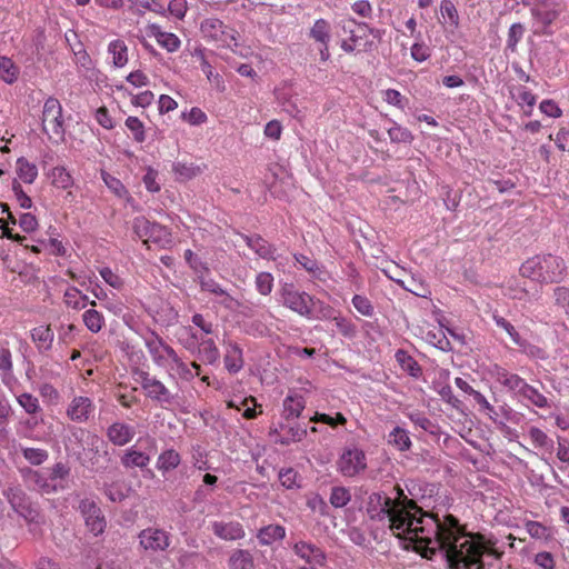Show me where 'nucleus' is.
I'll list each match as a JSON object with an SVG mask.
<instances>
[{"instance_id": "nucleus-1", "label": "nucleus", "mask_w": 569, "mask_h": 569, "mask_svg": "<svg viewBox=\"0 0 569 569\" xmlns=\"http://www.w3.org/2000/svg\"><path fill=\"white\" fill-rule=\"evenodd\" d=\"M395 496L385 491L372 492L368 499V513L371 519L388 521L389 529L399 539L417 543V548L435 555L443 551L450 569H483V557L499 560L503 551L497 540L480 532H466L459 520L425 512L415 500L409 499L400 486L393 487Z\"/></svg>"}, {"instance_id": "nucleus-2", "label": "nucleus", "mask_w": 569, "mask_h": 569, "mask_svg": "<svg viewBox=\"0 0 569 569\" xmlns=\"http://www.w3.org/2000/svg\"><path fill=\"white\" fill-rule=\"evenodd\" d=\"M519 272L523 278L540 283H558L567 274V264L559 256L551 253L537 254L526 260Z\"/></svg>"}, {"instance_id": "nucleus-3", "label": "nucleus", "mask_w": 569, "mask_h": 569, "mask_svg": "<svg viewBox=\"0 0 569 569\" xmlns=\"http://www.w3.org/2000/svg\"><path fill=\"white\" fill-rule=\"evenodd\" d=\"M42 130L48 138L54 142L64 139V126L62 118V106L60 101L53 97L46 100L42 110Z\"/></svg>"}, {"instance_id": "nucleus-4", "label": "nucleus", "mask_w": 569, "mask_h": 569, "mask_svg": "<svg viewBox=\"0 0 569 569\" xmlns=\"http://www.w3.org/2000/svg\"><path fill=\"white\" fill-rule=\"evenodd\" d=\"M133 231L143 239L144 243L152 242L161 248H169L173 242L172 234L167 227L151 222L144 217L134 218Z\"/></svg>"}, {"instance_id": "nucleus-5", "label": "nucleus", "mask_w": 569, "mask_h": 569, "mask_svg": "<svg viewBox=\"0 0 569 569\" xmlns=\"http://www.w3.org/2000/svg\"><path fill=\"white\" fill-rule=\"evenodd\" d=\"M366 468V453L357 447L346 448L337 461V469L343 477H355Z\"/></svg>"}, {"instance_id": "nucleus-6", "label": "nucleus", "mask_w": 569, "mask_h": 569, "mask_svg": "<svg viewBox=\"0 0 569 569\" xmlns=\"http://www.w3.org/2000/svg\"><path fill=\"white\" fill-rule=\"evenodd\" d=\"M200 30L204 38L221 42L222 46H237L236 31L221 20L208 18L201 22Z\"/></svg>"}, {"instance_id": "nucleus-7", "label": "nucleus", "mask_w": 569, "mask_h": 569, "mask_svg": "<svg viewBox=\"0 0 569 569\" xmlns=\"http://www.w3.org/2000/svg\"><path fill=\"white\" fill-rule=\"evenodd\" d=\"M139 545L147 552L166 551L170 546V535L163 529L149 527L140 531Z\"/></svg>"}, {"instance_id": "nucleus-8", "label": "nucleus", "mask_w": 569, "mask_h": 569, "mask_svg": "<svg viewBox=\"0 0 569 569\" xmlns=\"http://www.w3.org/2000/svg\"><path fill=\"white\" fill-rule=\"evenodd\" d=\"M79 510L84 519L87 528L94 536H98L104 531L107 525L104 516L93 500L88 498L81 500Z\"/></svg>"}, {"instance_id": "nucleus-9", "label": "nucleus", "mask_w": 569, "mask_h": 569, "mask_svg": "<svg viewBox=\"0 0 569 569\" xmlns=\"http://www.w3.org/2000/svg\"><path fill=\"white\" fill-rule=\"evenodd\" d=\"M282 299L286 307L300 316L309 317L311 315L310 303L312 298L308 293L298 292L292 288H283Z\"/></svg>"}, {"instance_id": "nucleus-10", "label": "nucleus", "mask_w": 569, "mask_h": 569, "mask_svg": "<svg viewBox=\"0 0 569 569\" xmlns=\"http://www.w3.org/2000/svg\"><path fill=\"white\" fill-rule=\"evenodd\" d=\"M295 555L305 560L310 566L323 567L327 562V556L325 551L307 541H298L292 547Z\"/></svg>"}, {"instance_id": "nucleus-11", "label": "nucleus", "mask_w": 569, "mask_h": 569, "mask_svg": "<svg viewBox=\"0 0 569 569\" xmlns=\"http://www.w3.org/2000/svg\"><path fill=\"white\" fill-rule=\"evenodd\" d=\"M211 530L216 537L224 541L241 540L246 536L243 526L236 520L231 521H213L211 523Z\"/></svg>"}, {"instance_id": "nucleus-12", "label": "nucleus", "mask_w": 569, "mask_h": 569, "mask_svg": "<svg viewBox=\"0 0 569 569\" xmlns=\"http://www.w3.org/2000/svg\"><path fill=\"white\" fill-rule=\"evenodd\" d=\"M243 393H233L234 398L228 401V407H234L238 411H242V416L246 419H252L261 413V406L257 403L256 398L252 396L242 397Z\"/></svg>"}, {"instance_id": "nucleus-13", "label": "nucleus", "mask_w": 569, "mask_h": 569, "mask_svg": "<svg viewBox=\"0 0 569 569\" xmlns=\"http://www.w3.org/2000/svg\"><path fill=\"white\" fill-rule=\"evenodd\" d=\"M339 24L342 32L348 34L350 41L355 43H359V41L366 38L369 33H373V29H371L367 23L357 22L352 18L342 20Z\"/></svg>"}, {"instance_id": "nucleus-14", "label": "nucleus", "mask_w": 569, "mask_h": 569, "mask_svg": "<svg viewBox=\"0 0 569 569\" xmlns=\"http://www.w3.org/2000/svg\"><path fill=\"white\" fill-rule=\"evenodd\" d=\"M136 435L133 427L116 422L108 428L107 436L109 440L116 446H124L132 440Z\"/></svg>"}, {"instance_id": "nucleus-15", "label": "nucleus", "mask_w": 569, "mask_h": 569, "mask_svg": "<svg viewBox=\"0 0 569 569\" xmlns=\"http://www.w3.org/2000/svg\"><path fill=\"white\" fill-rule=\"evenodd\" d=\"M242 240L246 244L252 249L260 258L262 259H272L274 260V251L276 249L271 246L266 239H263L259 234H241Z\"/></svg>"}, {"instance_id": "nucleus-16", "label": "nucleus", "mask_w": 569, "mask_h": 569, "mask_svg": "<svg viewBox=\"0 0 569 569\" xmlns=\"http://www.w3.org/2000/svg\"><path fill=\"white\" fill-rule=\"evenodd\" d=\"M7 500L12 509L22 517H27L30 512V502L26 493L20 488H9L4 491Z\"/></svg>"}, {"instance_id": "nucleus-17", "label": "nucleus", "mask_w": 569, "mask_h": 569, "mask_svg": "<svg viewBox=\"0 0 569 569\" xmlns=\"http://www.w3.org/2000/svg\"><path fill=\"white\" fill-rule=\"evenodd\" d=\"M286 537V528L281 525H268L259 529L257 539L261 546H271Z\"/></svg>"}, {"instance_id": "nucleus-18", "label": "nucleus", "mask_w": 569, "mask_h": 569, "mask_svg": "<svg viewBox=\"0 0 569 569\" xmlns=\"http://www.w3.org/2000/svg\"><path fill=\"white\" fill-rule=\"evenodd\" d=\"M92 411L91 400L87 397H77L71 402L68 409V416L72 420L83 421L89 418L90 412Z\"/></svg>"}, {"instance_id": "nucleus-19", "label": "nucleus", "mask_w": 569, "mask_h": 569, "mask_svg": "<svg viewBox=\"0 0 569 569\" xmlns=\"http://www.w3.org/2000/svg\"><path fill=\"white\" fill-rule=\"evenodd\" d=\"M196 352L199 360L209 365L217 362L220 357L219 349L210 338L204 339L201 337Z\"/></svg>"}, {"instance_id": "nucleus-20", "label": "nucleus", "mask_w": 569, "mask_h": 569, "mask_svg": "<svg viewBox=\"0 0 569 569\" xmlns=\"http://www.w3.org/2000/svg\"><path fill=\"white\" fill-rule=\"evenodd\" d=\"M150 30L152 36H154L157 39L158 43L166 48L169 52H174L179 49L181 42L174 33L164 32L157 24H152Z\"/></svg>"}, {"instance_id": "nucleus-21", "label": "nucleus", "mask_w": 569, "mask_h": 569, "mask_svg": "<svg viewBox=\"0 0 569 569\" xmlns=\"http://www.w3.org/2000/svg\"><path fill=\"white\" fill-rule=\"evenodd\" d=\"M229 569H253L254 560L250 551L236 549L228 560Z\"/></svg>"}, {"instance_id": "nucleus-22", "label": "nucleus", "mask_w": 569, "mask_h": 569, "mask_svg": "<svg viewBox=\"0 0 569 569\" xmlns=\"http://www.w3.org/2000/svg\"><path fill=\"white\" fill-rule=\"evenodd\" d=\"M224 366L229 372H238L242 366V351L236 343H229L224 355Z\"/></svg>"}, {"instance_id": "nucleus-23", "label": "nucleus", "mask_w": 569, "mask_h": 569, "mask_svg": "<svg viewBox=\"0 0 569 569\" xmlns=\"http://www.w3.org/2000/svg\"><path fill=\"white\" fill-rule=\"evenodd\" d=\"M283 408L286 419L297 418L305 408V399L301 393H291L284 399Z\"/></svg>"}, {"instance_id": "nucleus-24", "label": "nucleus", "mask_w": 569, "mask_h": 569, "mask_svg": "<svg viewBox=\"0 0 569 569\" xmlns=\"http://www.w3.org/2000/svg\"><path fill=\"white\" fill-rule=\"evenodd\" d=\"M396 360L401 369L410 375L411 377H419L421 375V368L418 362L405 350L399 349L396 352Z\"/></svg>"}, {"instance_id": "nucleus-25", "label": "nucleus", "mask_w": 569, "mask_h": 569, "mask_svg": "<svg viewBox=\"0 0 569 569\" xmlns=\"http://www.w3.org/2000/svg\"><path fill=\"white\" fill-rule=\"evenodd\" d=\"M330 23L321 18L315 21L310 29L309 37L320 44H326L330 41Z\"/></svg>"}, {"instance_id": "nucleus-26", "label": "nucleus", "mask_w": 569, "mask_h": 569, "mask_svg": "<svg viewBox=\"0 0 569 569\" xmlns=\"http://www.w3.org/2000/svg\"><path fill=\"white\" fill-rule=\"evenodd\" d=\"M150 462V457L146 455L144 452L129 449L126 451V453L121 457V463L126 468H144Z\"/></svg>"}, {"instance_id": "nucleus-27", "label": "nucleus", "mask_w": 569, "mask_h": 569, "mask_svg": "<svg viewBox=\"0 0 569 569\" xmlns=\"http://www.w3.org/2000/svg\"><path fill=\"white\" fill-rule=\"evenodd\" d=\"M498 381L511 391H527V389H529V391H537L535 388L529 387L528 383L517 375L508 372L500 373Z\"/></svg>"}, {"instance_id": "nucleus-28", "label": "nucleus", "mask_w": 569, "mask_h": 569, "mask_svg": "<svg viewBox=\"0 0 569 569\" xmlns=\"http://www.w3.org/2000/svg\"><path fill=\"white\" fill-rule=\"evenodd\" d=\"M53 331L49 326H40L31 331L32 340L38 345L39 349L49 350L53 341Z\"/></svg>"}, {"instance_id": "nucleus-29", "label": "nucleus", "mask_w": 569, "mask_h": 569, "mask_svg": "<svg viewBox=\"0 0 569 569\" xmlns=\"http://www.w3.org/2000/svg\"><path fill=\"white\" fill-rule=\"evenodd\" d=\"M109 53L112 54L113 64L117 68L126 66L128 62V47L122 40H113L108 46Z\"/></svg>"}, {"instance_id": "nucleus-30", "label": "nucleus", "mask_w": 569, "mask_h": 569, "mask_svg": "<svg viewBox=\"0 0 569 569\" xmlns=\"http://www.w3.org/2000/svg\"><path fill=\"white\" fill-rule=\"evenodd\" d=\"M0 76L1 79L12 84L18 80L19 67L8 57H0Z\"/></svg>"}, {"instance_id": "nucleus-31", "label": "nucleus", "mask_w": 569, "mask_h": 569, "mask_svg": "<svg viewBox=\"0 0 569 569\" xmlns=\"http://www.w3.org/2000/svg\"><path fill=\"white\" fill-rule=\"evenodd\" d=\"M295 259L303 269L311 273L313 278L326 281L327 272L318 266L315 259L305 254H295Z\"/></svg>"}, {"instance_id": "nucleus-32", "label": "nucleus", "mask_w": 569, "mask_h": 569, "mask_svg": "<svg viewBox=\"0 0 569 569\" xmlns=\"http://www.w3.org/2000/svg\"><path fill=\"white\" fill-rule=\"evenodd\" d=\"M532 17L543 26L551 24L558 16V12L551 9L546 2L536 4L531 9Z\"/></svg>"}, {"instance_id": "nucleus-33", "label": "nucleus", "mask_w": 569, "mask_h": 569, "mask_svg": "<svg viewBox=\"0 0 569 569\" xmlns=\"http://www.w3.org/2000/svg\"><path fill=\"white\" fill-rule=\"evenodd\" d=\"M150 338L146 339V346L152 356L153 360L159 363H164V355L162 353L163 340L156 333L151 332Z\"/></svg>"}, {"instance_id": "nucleus-34", "label": "nucleus", "mask_w": 569, "mask_h": 569, "mask_svg": "<svg viewBox=\"0 0 569 569\" xmlns=\"http://www.w3.org/2000/svg\"><path fill=\"white\" fill-rule=\"evenodd\" d=\"M17 173L23 182L32 183L38 176V169L36 164L30 163L27 159L19 158L17 161Z\"/></svg>"}, {"instance_id": "nucleus-35", "label": "nucleus", "mask_w": 569, "mask_h": 569, "mask_svg": "<svg viewBox=\"0 0 569 569\" xmlns=\"http://www.w3.org/2000/svg\"><path fill=\"white\" fill-rule=\"evenodd\" d=\"M388 442L396 447L400 451L408 450L411 446V440L409 438L408 432L400 428L396 427L388 436Z\"/></svg>"}, {"instance_id": "nucleus-36", "label": "nucleus", "mask_w": 569, "mask_h": 569, "mask_svg": "<svg viewBox=\"0 0 569 569\" xmlns=\"http://www.w3.org/2000/svg\"><path fill=\"white\" fill-rule=\"evenodd\" d=\"M179 463L180 455L176 450L169 449L159 456L157 466L159 470L167 472L169 470L176 469Z\"/></svg>"}, {"instance_id": "nucleus-37", "label": "nucleus", "mask_w": 569, "mask_h": 569, "mask_svg": "<svg viewBox=\"0 0 569 569\" xmlns=\"http://www.w3.org/2000/svg\"><path fill=\"white\" fill-rule=\"evenodd\" d=\"M525 31L526 29L522 23H512L508 30L506 49L510 52H516L518 42L522 39Z\"/></svg>"}, {"instance_id": "nucleus-38", "label": "nucleus", "mask_w": 569, "mask_h": 569, "mask_svg": "<svg viewBox=\"0 0 569 569\" xmlns=\"http://www.w3.org/2000/svg\"><path fill=\"white\" fill-rule=\"evenodd\" d=\"M350 500L351 493L348 488L337 486L331 489L329 501L335 508H343Z\"/></svg>"}, {"instance_id": "nucleus-39", "label": "nucleus", "mask_w": 569, "mask_h": 569, "mask_svg": "<svg viewBox=\"0 0 569 569\" xmlns=\"http://www.w3.org/2000/svg\"><path fill=\"white\" fill-rule=\"evenodd\" d=\"M83 323L93 333L101 330L103 326V317L100 312L94 309H89L82 315Z\"/></svg>"}, {"instance_id": "nucleus-40", "label": "nucleus", "mask_w": 569, "mask_h": 569, "mask_svg": "<svg viewBox=\"0 0 569 569\" xmlns=\"http://www.w3.org/2000/svg\"><path fill=\"white\" fill-rule=\"evenodd\" d=\"M52 184L57 188L68 189L73 184L71 174L63 167H56L51 171Z\"/></svg>"}, {"instance_id": "nucleus-41", "label": "nucleus", "mask_w": 569, "mask_h": 569, "mask_svg": "<svg viewBox=\"0 0 569 569\" xmlns=\"http://www.w3.org/2000/svg\"><path fill=\"white\" fill-rule=\"evenodd\" d=\"M307 436V430L299 426L284 427V435L278 441L284 446L300 442Z\"/></svg>"}, {"instance_id": "nucleus-42", "label": "nucleus", "mask_w": 569, "mask_h": 569, "mask_svg": "<svg viewBox=\"0 0 569 569\" xmlns=\"http://www.w3.org/2000/svg\"><path fill=\"white\" fill-rule=\"evenodd\" d=\"M525 529L533 539L548 540L551 537L549 528L538 521L528 520Z\"/></svg>"}, {"instance_id": "nucleus-43", "label": "nucleus", "mask_w": 569, "mask_h": 569, "mask_svg": "<svg viewBox=\"0 0 569 569\" xmlns=\"http://www.w3.org/2000/svg\"><path fill=\"white\" fill-rule=\"evenodd\" d=\"M133 379L137 383L141 386L142 389L148 388H157L156 391H167V389L163 387V385L158 381L156 378L150 377L148 372L137 370L133 375Z\"/></svg>"}, {"instance_id": "nucleus-44", "label": "nucleus", "mask_w": 569, "mask_h": 569, "mask_svg": "<svg viewBox=\"0 0 569 569\" xmlns=\"http://www.w3.org/2000/svg\"><path fill=\"white\" fill-rule=\"evenodd\" d=\"M173 172L177 174L179 180H190L200 173V168L192 163L177 162L172 167Z\"/></svg>"}, {"instance_id": "nucleus-45", "label": "nucleus", "mask_w": 569, "mask_h": 569, "mask_svg": "<svg viewBox=\"0 0 569 569\" xmlns=\"http://www.w3.org/2000/svg\"><path fill=\"white\" fill-rule=\"evenodd\" d=\"M528 436L536 448H551L552 440L547 436L545 431L537 427H530Z\"/></svg>"}, {"instance_id": "nucleus-46", "label": "nucleus", "mask_w": 569, "mask_h": 569, "mask_svg": "<svg viewBox=\"0 0 569 569\" xmlns=\"http://www.w3.org/2000/svg\"><path fill=\"white\" fill-rule=\"evenodd\" d=\"M200 286L203 291H209L217 296H222L223 297L222 303L226 305L227 307H230L229 302L231 300V297L213 279H203L202 278L200 280Z\"/></svg>"}, {"instance_id": "nucleus-47", "label": "nucleus", "mask_w": 569, "mask_h": 569, "mask_svg": "<svg viewBox=\"0 0 569 569\" xmlns=\"http://www.w3.org/2000/svg\"><path fill=\"white\" fill-rule=\"evenodd\" d=\"M440 13L443 19H448V22L453 26L458 27L459 24V14L456 9V6L452 0H442L440 4Z\"/></svg>"}, {"instance_id": "nucleus-48", "label": "nucleus", "mask_w": 569, "mask_h": 569, "mask_svg": "<svg viewBox=\"0 0 569 569\" xmlns=\"http://www.w3.org/2000/svg\"><path fill=\"white\" fill-rule=\"evenodd\" d=\"M256 287L261 295L268 296L272 291L273 287L272 274L269 272L258 273L256 277Z\"/></svg>"}, {"instance_id": "nucleus-49", "label": "nucleus", "mask_w": 569, "mask_h": 569, "mask_svg": "<svg viewBox=\"0 0 569 569\" xmlns=\"http://www.w3.org/2000/svg\"><path fill=\"white\" fill-rule=\"evenodd\" d=\"M352 305L362 316L371 317L373 315V306L371 301L365 296L355 295L352 298Z\"/></svg>"}, {"instance_id": "nucleus-50", "label": "nucleus", "mask_w": 569, "mask_h": 569, "mask_svg": "<svg viewBox=\"0 0 569 569\" xmlns=\"http://www.w3.org/2000/svg\"><path fill=\"white\" fill-rule=\"evenodd\" d=\"M127 128L133 133L137 142H143L146 139L143 123L137 117H128L126 120Z\"/></svg>"}, {"instance_id": "nucleus-51", "label": "nucleus", "mask_w": 569, "mask_h": 569, "mask_svg": "<svg viewBox=\"0 0 569 569\" xmlns=\"http://www.w3.org/2000/svg\"><path fill=\"white\" fill-rule=\"evenodd\" d=\"M14 396L27 412L34 413L39 409V401L33 393H19L18 396L14 393Z\"/></svg>"}, {"instance_id": "nucleus-52", "label": "nucleus", "mask_w": 569, "mask_h": 569, "mask_svg": "<svg viewBox=\"0 0 569 569\" xmlns=\"http://www.w3.org/2000/svg\"><path fill=\"white\" fill-rule=\"evenodd\" d=\"M23 457L32 465H41L48 458V452L39 448H26Z\"/></svg>"}, {"instance_id": "nucleus-53", "label": "nucleus", "mask_w": 569, "mask_h": 569, "mask_svg": "<svg viewBox=\"0 0 569 569\" xmlns=\"http://www.w3.org/2000/svg\"><path fill=\"white\" fill-rule=\"evenodd\" d=\"M297 478L298 472L292 468L282 469L279 472V480L281 485L287 489H293L298 487Z\"/></svg>"}, {"instance_id": "nucleus-54", "label": "nucleus", "mask_w": 569, "mask_h": 569, "mask_svg": "<svg viewBox=\"0 0 569 569\" xmlns=\"http://www.w3.org/2000/svg\"><path fill=\"white\" fill-rule=\"evenodd\" d=\"M389 138L393 142H410L412 134L408 129L400 126H393L388 130Z\"/></svg>"}, {"instance_id": "nucleus-55", "label": "nucleus", "mask_w": 569, "mask_h": 569, "mask_svg": "<svg viewBox=\"0 0 569 569\" xmlns=\"http://www.w3.org/2000/svg\"><path fill=\"white\" fill-rule=\"evenodd\" d=\"M493 318H495L497 326L502 328L503 330H506L507 333L511 337V339L513 340V342L516 345H520V343L522 345V339H521L520 335L517 332L515 327L509 321H507L505 318L499 317V316H495Z\"/></svg>"}, {"instance_id": "nucleus-56", "label": "nucleus", "mask_w": 569, "mask_h": 569, "mask_svg": "<svg viewBox=\"0 0 569 569\" xmlns=\"http://www.w3.org/2000/svg\"><path fill=\"white\" fill-rule=\"evenodd\" d=\"M80 290L76 287L69 288L64 293V302L68 307L73 309H83L84 303H80L79 301Z\"/></svg>"}, {"instance_id": "nucleus-57", "label": "nucleus", "mask_w": 569, "mask_h": 569, "mask_svg": "<svg viewBox=\"0 0 569 569\" xmlns=\"http://www.w3.org/2000/svg\"><path fill=\"white\" fill-rule=\"evenodd\" d=\"M168 11L177 19H182L187 12V0H171L168 4Z\"/></svg>"}, {"instance_id": "nucleus-58", "label": "nucleus", "mask_w": 569, "mask_h": 569, "mask_svg": "<svg viewBox=\"0 0 569 569\" xmlns=\"http://www.w3.org/2000/svg\"><path fill=\"white\" fill-rule=\"evenodd\" d=\"M337 329L345 337H352L356 332L355 326L343 317H333Z\"/></svg>"}, {"instance_id": "nucleus-59", "label": "nucleus", "mask_w": 569, "mask_h": 569, "mask_svg": "<svg viewBox=\"0 0 569 569\" xmlns=\"http://www.w3.org/2000/svg\"><path fill=\"white\" fill-rule=\"evenodd\" d=\"M535 563L540 569H553L555 568V559L552 555L548 551H542L536 555Z\"/></svg>"}, {"instance_id": "nucleus-60", "label": "nucleus", "mask_w": 569, "mask_h": 569, "mask_svg": "<svg viewBox=\"0 0 569 569\" xmlns=\"http://www.w3.org/2000/svg\"><path fill=\"white\" fill-rule=\"evenodd\" d=\"M100 276L109 286L113 288H120L122 286V280L120 277L108 267H104L100 270Z\"/></svg>"}, {"instance_id": "nucleus-61", "label": "nucleus", "mask_w": 569, "mask_h": 569, "mask_svg": "<svg viewBox=\"0 0 569 569\" xmlns=\"http://www.w3.org/2000/svg\"><path fill=\"white\" fill-rule=\"evenodd\" d=\"M540 111L549 117L558 118L561 116V109L553 100H543L540 103Z\"/></svg>"}, {"instance_id": "nucleus-62", "label": "nucleus", "mask_w": 569, "mask_h": 569, "mask_svg": "<svg viewBox=\"0 0 569 569\" xmlns=\"http://www.w3.org/2000/svg\"><path fill=\"white\" fill-rule=\"evenodd\" d=\"M553 297L558 306L569 309V288L557 287L553 290Z\"/></svg>"}, {"instance_id": "nucleus-63", "label": "nucleus", "mask_w": 569, "mask_h": 569, "mask_svg": "<svg viewBox=\"0 0 569 569\" xmlns=\"http://www.w3.org/2000/svg\"><path fill=\"white\" fill-rule=\"evenodd\" d=\"M20 228L26 232H32L38 226L36 217L31 213H23L19 219Z\"/></svg>"}, {"instance_id": "nucleus-64", "label": "nucleus", "mask_w": 569, "mask_h": 569, "mask_svg": "<svg viewBox=\"0 0 569 569\" xmlns=\"http://www.w3.org/2000/svg\"><path fill=\"white\" fill-rule=\"evenodd\" d=\"M411 57L416 61L422 62V61H426L430 57V52H429V49L425 44L416 42L411 47Z\"/></svg>"}]
</instances>
